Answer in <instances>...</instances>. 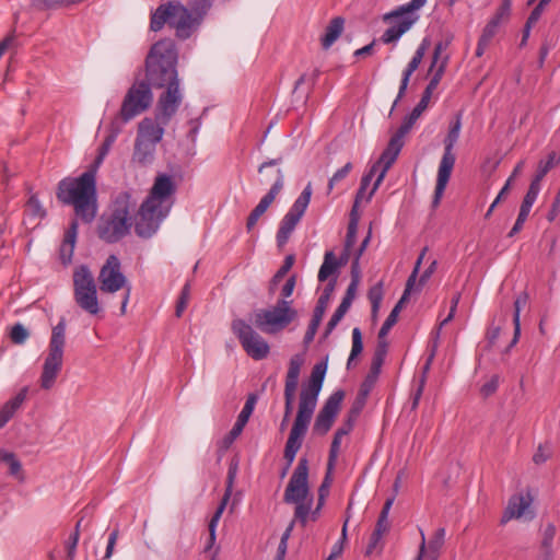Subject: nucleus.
<instances>
[{
  "mask_svg": "<svg viewBox=\"0 0 560 560\" xmlns=\"http://www.w3.org/2000/svg\"><path fill=\"white\" fill-rule=\"evenodd\" d=\"M212 3L213 0H189V8H191L194 12H200L206 15L212 7Z\"/></svg>",
  "mask_w": 560,
  "mask_h": 560,
  "instance_id": "nucleus-55",
  "label": "nucleus"
},
{
  "mask_svg": "<svg viewBox=\"0 0 560 560\" xmlns=\"http://www.w3.org/2000/svg\"><path fill=\"white\" fill-rule=\"evenodd\" d=\"M326 371L327 364L325 362H320L314 365L307 385L301 389L299 407L312 411L315 410Z\"/></svg>",
  "mask_w": 560,
  "mask_h": 560,
  "instance_id": "nucleus-16",
  "label": "nucleus"
},
{
  "mask_svg": "<svg viewBox=\"0 0 560 560\" xmlns=\"http://www.w3.org/2000/svg\"><path fill=\"white\" fill-rule=\"evenodd\" d=\"M249 320L262 332L276 334L280 330V302L270 310H256L250 314Z\"/></svg>",
  "mask_w": 560,
  "mask_h": 560,
  "instance_id": "nucleus-19",
  "label": "nucleus"
},
{
  "mask_svg": "<svg viewBox=\"0 0 560 560\" xmlns=\"http://www.w3.org/2000/svg\"><path fill=\"white\" fill-rule=\"evenodd\" d=\"M280 188V182L277 180L270 188L269 192L261 198L259 203L255 207V209L250 212L248 219H247V229L250 230L258 219L266 212L268 207L276 199L278 191Z\"/></svg>",
  "mask_w": 560,
  "mask_h": 560,
  "instance_id": "nucleus-24",
  "label": "nucleus"
},
{
  "mask_svg": "<svg viewBox=\"0 0 560 560\" xmlns=\"http://www.w3.org/2000/svg\"><path fill=\"white\" fill-rule=\"evenodd\" d=\"M152 91L144 81L133 83L127 91L119 116L124 122H128L136 116L145 112L152 104Z\"/></svg>",
  "mask_w": 560,
  "mask_h": 560,
  "instance_id": "nucleus-12",
  "label": "nucleus"
},
{
  "mask_svg": "<svg viewBox=\"0 0 560 560\" xmlns=\"http://www.w3.org/2000/svg\"><path fill=\"white\" fill-rule=\"evenodd\" d=\"M349 306L345 305L343 303H340V305L337 307L335 313L332 314L331 318L327 323L324 337H328L331 331L336 328V326L339 324V322L343 318L346 313L349 311Z\"/></svg>",
  "mask_w": 560,
  "mask_h": 560,
  "instance_id": "nucleus-43",
  "label": "nucleus"
},
{
  "mask_svg": "<svg viewBox=\"0 0 560 560\" xmlns=\"http://www.w3.org/2000/svg\"><path fill=\"white\" fill-rule=\"evenodd\" d=\"M30 337L28 330L20 323L15 324L11 328L10 338L13 343L22 345Z\"/></svg>",
  "mask_w": 560,
  "mask_h": 560,
  "instance_id": "nucleus-46",
  "label": "nucleus"
},
{
  "mask_svg": "<svg viewBox=\"0 0 560 560\" xmlns=\"http://www.w3.org/2000/svg\"><path fill=\"white\" fill-rule=\"evenodd\" d=\"M357 231L358 225H354V222L352 224H348L347 235L345 240V247H347V249H351V247L354 245L357 241Z\"/></svg>",
  "mask_w": 560,
  "mask_h": 560,
  "instance_id": "nucleus-62",
  "label": "nucleus"
},
{
  "mask_svg": "<svg viewBox=\"0 0 560 560\" xmlns=\"http://www.w3.org/2000/svg\"><path fill=\"white\" fill-rule=\"evenodd\" d=\"M0 459L9 465V470L11 475L18 476L20 474L22 465L13 453H3L0 456Z\"/></svg>",
  "mask_w": 560,
  "mask_h": 560,
  "instance_id": "nucleus-49",
  "label": "nucleus"
},
{
  "mask_svg": "<svg viewBox=\"0 0 560 560\" xmlns=\"http://www.w3.org/2000/svg\"><path fill=\"white\" fill-rule=\"evenodd\" d=\"M394 500H395V495L388 498L383 505V509L378 515V520L376 522V526L374 529L376 537L378 535H383L384 533H386L389 529L388 514H389L390 508L394 503Z\"/></svg>",
  "mask_w": 560,
  "mask_h": 560,
  "instance_id": "nucleus-35",
  "label": "nucleus"
},
{
  "mask_svg": "<svg viewBox=\"0 0 560 560\" xmlns=\"http://www.w3.org/2000/svg\"><path fill=\"white\" fill-rule=\"evenodd\" d=\"M339 267L336 256L332 252H326L324 262L318 271V280L326 281Z\"/></svg>",
  "mask_w": 560,
  "mask_h": 560,
  "instance_id": "nucleus-36",
  "label": "nucleus"
},
{
  "mask_svg": "<svg viewBox=\"0 0 560 560\" xmlns=\"http://www.w3.org/2000/svg\"><path fill=\"white\" fill-rule=\"evenodd\" d=\"M203 18L205 14L194 12L179 1H170L159 5L152 13L150 28L158 32L168 24L174 28L177 38L187 39L199 27Z\"/></svg>",
  "mask_w": 560,
  "mask_h": 560,
  "instance_id": "nucleus-5",
  "label": "nucleus"
},
{
  "mask_svg": "<svg viewBox=\"0 0 560 560\" xmlns=\"http://www.w3.org/2000/svg\"><path fill=\"white\" fill-rule=\"evenodd\" d=\"M447 61H448V57L445 56L441 60V62L438 66V68L435 69L434 74L431 78V80H430V82H429V84L427 86H429V88H431L433 90H435L438 88V85H439V83H440V81H441V79H442V77H443V74L445 72V68H446Z\"/></svg>",
  "mask_w": 560,
  "mask_h": 560,
  "instance_id": "nucleus-52",
  "label": "nucleus"
},
{
  "mask_svg": "<svg viewBox=\"0 0 560 560\" xmlns=\"http://www.w3.org/2000/svg\"><path fill=\"white\" fill-rule=\"evenodd\" d=\"M322 319H323V317L313 314V317L311 319V323L307 327V330L305 332L304 340H303L305 346H307L308 343H311L313 341V339L317 332V329L322 323Z\"/></svg>",
  "mask_w": 560,
  "mask_h": 560,
  "instance_id": "nucleus-50",
  "label": "nucleus"
},
{
  "mask_svg": "<svg viewBox=\"0 0 560 560\" xmlns=\"http://www.w3.org/2000/svg\"><path fill=\"white\" fill-rule=\"evenodd\" d=\"M231 329L252 359L262 360L268 355L269 345L247 322L236 318L232 322Z\"/></svg>",
  "mask_w": 560,
  "mask_h": 560,
  "instance_id": "nucleus-13",
  "label": "nucleus"
},
{
  "mask_svg": "<svg viewBox=\"0 0 560 560\" xmlns=\"http://www.w3.org/2000/svg\"><path fill=\"white\" fill-rule=\"evenodd\" d=\"M168 118L162 121L158 117V106L155 107L154 118L145 117L138 125L137 139L158 144L164 135V127L171 121Z\"/></svg>",
  "mask_w": 560,
  "mask_h": 560,
  "instance_id": "nucleus-20",
  "label": "nucleus"
},
{
  "mask_svg": "<svg viewBox=\"0 0 560 560\" xmlns=\"http://www.w3.org/2000/svg\"><path fill=\"white\" fill-rule=\"evenodd\" d=\"M343 398L345 392L341 389L336 390L328 397L316 417L313 427L314 433L325 435L331 429Z\"/></svg>",
  "mask_w": 560,
  "mask_h": 560,
  "instance_id": "nucleus-15",
  "label": "nucleus"
},
{
  "mask_svg": "<svg viewBox=\"0 0 560 560\" xmlns=\"http://www.w3.org/2000/svg\"><path fill=\"white\" fill-rule=\"evenodd\" d=\"M352 170V163L348 162L341 168H339L329 179L328 182V192L334 189V186L345 179Z\"/></svg>",
  "mask_w": 560,
  "mask_h": 560,
  "instance_id": "nucleus-48",
  "label": "nucleus"
},
{
  "mask_svg": "<svg viewBox=\"0 0 560 560\" xmlns=\"http://www.w3.org/2000/svg\"><path fill=\"white\" fill-rule=\"evenodd\" d=\"M256 402H257V396L255 394H250L247 397L245 405L238 416L249 420V418L254 411Z\"/></svg>",
  "mask_w": 560,
  "mask_h": 560,
  "instance_id": "nucleus-56",
  "label": "nucleus"
},
{
  "mask_svg": "<svg viewBox=\"0 0 560 560\" xmlns=\"http://www.w3.org/2000/svg\"><path fill=\"white\" fill-rule=\"evenodd\" d=\"M399 313L400 312L398 311L397 307H394L392 310V312L389 313V315L387 316L378 331V337L385 338L387 336L392 327L397 323Z\"/></svg>",
  "mask_w": 560,
  "mask_h": 560,
  "instance_id": "nucleus-47",
  "label": "nucleus"
},
{
  "mask_svg": "<svg viewBox=\"0 0 560 560\" xmlns=\"http://www.w3.org/2000/svg\"><path fill=\"white\" fill-rule=\"evenodd\" d=\"M78 541H79V533L71 534V536L69 537V539L66 544L68 560H74Z\"/></svg>",
  "mask_w": 560,
  "mask_h": 560,
  "instance_id": "nucleus-58",
  "label": "nucleus"
},
{
  "mask_svg": "<svg viewBox=\"0 0 560 560\" xmlns=\"http://www.w3.org/2000/svg\"><path fill=\"white\" fill-rule=\"evenodd\" d=\"M448 46V42H439L435 47H434V51H433V56H432V62H431V66H430V69L429 71H433V69L436 67V65L439 63L440 61V58H441V54L442 51H444Z\"/></svg>",
  "mask_w": 560,
  "mask_h": 560,
  "instance_id": "nucleus-59",
  "label": "nucleus"
},
{
  "mask_svg": "<svg viewBox=\"0 0 560 560\" xmlns=\"http://www.w3.org/2000/svg\"><path fill=\"white\" fill-rule=\"evenodd\" d=\"M402 147H400L395 141L389 140L387 143V147L382 152L380 159L373 164V166H376V170L382 167L374 185L371 191L369 192L366 197V201H370L376 189L380 187L381 183L383 182L387 171L392 167V165L397 160Z\"/></svg>",
  "mask_w": 560,
  "mask_h": 560,
  "instance_id": "nucleus-21",
  "label": "nucleus"
},
{
  "mask_svg": "<svg viewBox=\"0 0 560 560\" xmlns=\"http://www.w3.org/2000/svg\"><path fill=\"white\" fill-rule=\"evenodd\" d=\"M175 192L176 184L171 175L159 174L155 177L148 197L132 218V226L139 237L149 238L156 233L174 205Z\"/></svg>",
  "mask_w": 560,
  "mask_h": 560,
  "instance_id": "nucleus-2",
  "label": "nucleus"
},
{
  "mask_svg": "<svg viewBox=\"0 0 560 560\" xmlns=\"http://www.w3.org/2000/svg\"><path fill=\"white\" fill-rule=\"evenodd\" d=\"M529 500L525 499L523 495H513L504 510L501 524H505L512 518L521 517L529 506Z\"/></svg>",
  "mask_w": 560,
  "mask_h": 560,
  "instance_id": "nucleus-29",
  "label": "nucleus"
},
{
  "mask_svg": "<svg viewBox=\"0 0 560 560\" xmlns=\"http://www.w3.org/2000/svg\"><path fill=\"white\" fill-rule=\"evenodd\" d=\"M156 144L136 138L132 161L141 166L151 164L154 160Z\"/></svg>",
  "mask_w": 560,
  "mask_h": 560,
  "instance_id": "nucleus-28",
  "label": "nucleus"
},
{
  "mask_svg": "<svg viewBox=\"0 0 560 560\" xmlns=\"http://www.w3.org/2000/svg\"><path fill=\"white\" fill-rule=\"evenodd\" d=\"M312 184L308 183L298 197L282 222V245L289 238L291 232L295 229L302 217L304 215L312 197Z\"/></svg>",
  "mask_w": 560,
  "mask_h": 560,
  "instance_id": "nucleus-17",
  "label": "nucleus"
},
{
  "mask_svg": "<svg viewBox=\"0 0 560 560\" xmlns=\"http://www.w3.org/2000/svg\"><path fill=\"white\" fill-rule=\"evenodd\" d=\"M377 339H378L377 346L374 351V354L372 358V363H371V368H373L374 372H376V370L381 371L382 365L385 361V357L387 354V347H388V343L385 340V338H381L377 336Z\"/></svg>",
  "mask_w": 560,
  "mask_h": 560,
  "instance_id": "nucleus-40",
  "label": "nucleus"
},
{
  "mask_svg": "<svg viewBox=\"0 0 560 560\" xmlns=\"http://www.w3.org/2000/svg\"><path fill=\"white\" fill-rule=\"evenodd\" d=\"M94 170L82 173L79 177H66L58 183L57 199L72 206L75 215L85 223H91L97 214V190Z\"/></svg>",
  "mask_w": 560,
  "mask_h": 560,
  "instance_id": "nucleus-3",
  "label": "nucleus"
},
{
  "mask_svg": "<svg viewBox=\"0 0 560 560\" xmlns=\"http://www.w3.org/2000/svg\"><path fill=\"white\" fill-rule=\"evenodd\" d=\"M305 362V354L304 353H296L293 355L289 362V369L285 377L287 384H294L299 385V377L301 368Z\"/></svg>",
  "mask_w": 560,
  "mask_h": 560,
  "instance_id": "nucleus-34",
  "label": "nucleus"
},
{
  "mask_svg": "<svg viewBox=\"0 0 560 560\" xmlns=\"http://www.w3.org/2000/svg\"><path fill=\"white\" fill-rule=\"evenodd\" d=\"M73 299L75 304L90 316H102L103 308L97 295V285L90 268L85 265L73 271Z\"/></svg>",
  "mask_w": 560,
  "mask_h": 560,
  "instance_id": "nucleus-7",
  "label": "nucleus"
},
{
  "mask_svg": "<svg viewBox=\"0 0 560 560\" xmlns=\"http://www.w3.org/2000/svg\"><path fill=\"white\" fill-rule=\"evenodd\" d=\"M78 228V221L73 220L65 233V237L60 246V259L65 265L69 264L72 259L77 242Z\"/></svg>",
  "mask_w": 560,
  "mask_h": 560,
  "instance_id": "nucleus-27",
  "label": "nucleus"
},
{
  "mask_svg": "<svg viewBox=\"0 0 560 560\" xmlns=\"http://www.w3.org/2000/svg\"><path fill=\"white\" fill-rule=\"evenodd\" d=\"M237 471H238V460L237 459H232L230 465H229V469H228V476H226V487H225V492H224V495L217 509V511L214 512L213 516L211 517L210 522H209V539H208V544H207V547H206V550H209L210 548L213 547L214 542H215V530H217V526H218V523L222 516V513L232 495V491H233V486H234V482H235V479H236V476H237Z\"/></svg>",
  "mask_w": 560,
  "mask_h": 560,
  "instance_id": "nucleus-18",
  "label": "nucleus"
},
{
  "mask_svg": "<svg viewBox=\"0 0 560 560\" xmlns=\"http://www.w3.org/2000/svg\"><path fill=\"white\" fill-rule=\"evenodd\" d=\"M308 488V460L300 458L284 492V501L295 504L294 516L304 526L312 505Z\"/></svg>",
  "mask_w": 560,
  "mask_h": 560,
  "instance_id": "nucleus-6",
  "label": "nucleus"
},
{
  "mask_svg": "<svg viewBox=\"0 0 560 560\" xmlns=\"http://www.w3.org/2000/svg\"><path fill=\"white\" fill-rule=\"evenodd\" d=\"M66 345V320L61 318L52 327L49 341L48 354L45 358L43 372L40 375V386L44 389H50L61 371L63 362V349Z\"/></svg>",
  "mask_w": 560,
  "mask_h": 560,
  "instance_id": "nucleus-10",
  "label": "nucleus"
},
{
  "mask_svg": "<svg viewBox=\"0 0 560 560\" xmlns=\"http://www.w3.org/2000/svg\"><path fill=\"white\" fill-rule=\"evenodd\" d=\"M46 214V209L40 203L37 195L32 194L25 203L23 223L36 225Z\"/></svg>",
  "mask_w": 560,
  "mask_h": 560,
  "instance_id": "nucleus-25",
  "label": "nucleus"
},
{
  "mask_svg": "<svg viewBox=\"0 0 560 560\" xmlns=\"http://www.w3.org/2000/svg\"><path fill=\"white\" fill-rule=\"evenodd\" d=\"M368 296L371 302V306L374 308V311H378L383 300V283L378 282L375 285H373L369 290Z\"/></svg>",
  "mask_w": 560,
  "mask_h": 560,
  "instance_id": "nucleus-45",
  "label": "nucleus"
},
{
  "mask_svg": "<svg viewBox=\"0 0 560 560\" xmlns=\"http://www.w3.org/2000/svg\"><path fill=\"white\" fill-rule=\"evenodd\" d=\"M363 350V341H362V332L359 327H354L352 330V349L350 352V357L347 362V368H351L352 361L362 352Z\"/></svg>",
  "mask_w": 560,
  "mask_h": 560,
  "instance_id": "nucleus-41",
  "label": "nucleus"
},
{
  "mask_svg": "<svg viewBox=\"0 0 560 560\" xmlns=\"http://www.w3.org/2000/svg\"><path fill=\"white\" fill-rule=\"evenodd\" d=\"M423 57H424L423 48H417L413 57L411 58V60L408 63L407 68L402 72V78H401L398 95H397V97H396V100L394 102L393 107H395L397 105V103L404 97V95H405V93L407 91L408 84H409L410 77L418 69V67L420 66ZM394 108H392V110Z\"/></svg>",
  "mask_w": 560,
  "mask_h": 560,
  "instance_id": "nucleus-26",
  "label": "nucleus"
},
{
  "mask_svg": "<svg viewBox=\"0 0 560 560\" xmlns=\"http://www.w3.org/2000/svg\"><path fill=\"white\" fill-rule=\"evenodd\" d=\"M556 535V527L553 524L549 523L544 529V538H542V547L544 548H550L552 540Z\"/></svg>",
  "mask_w": 560,
  "mask_h": 560,
  "instance_id": "nucleus-61",
  "label": "nucleus"
},
{
  "mask_svg": "<svg viewBox=\"0 0 560 560\" xmlns=\"http://www.w3.org/2000/svg\"><path fill=\"white\" fill-rule=\"evenodd\" d=\"M528 299H529L528 293L523 291L516 296V299L514 301V312H513L514 335H513V339H512L511 343L506 348V351H509L512 347H514L516 345V342L518 341V338L521 335V322H520L521 310L527 305Z\"/></svg>",
  "mask_w": 560,
  "mask_h": 560,
  "instance_id": "nucleus-31",
  "label": "nucleus"
},
{
  "mask_svg": "<svg viewBox=\"0 0 560 560\" xmlns=\"http://www.w3.org/2000/svg\"><path fill=\"white\" fill-rule=\"evenodd\" d=\"M547 4L548 3H545V0H540L538 2V4L533 9V11L530 12V14L526 21L527 28H530L532 25L535 24L539 20L540 15Z\"/></svg>",
  "mask_w": 560,
  "mask_h": 560,
  "instance_id": "nucleus-57",
  "label": "nucleus"
},
{
  "mask_svg": "<svg viewBox=\"0 0 560 560\" xmlns=\"http://www.w3.org/2000/svg\"><path fill=\"white\" fill-rule=\"evenodd\" d=\"M190 300V282H186L183 287L179 298L176 303L175 315L176 317H180L186 310L188 302Z\"/></svg>",
  "mask_w": 560,
  "mask_h": 560,
  "instance_id": "nucleus-44",
  "label": "nucleus"
},
{
  "mask_svg": "<svg viewBox=\"0 0 560 560\" xmlns=\"http://www.w3.org/2000/svg\"><path fill=\"white\" fill-rule=\"evenodd\" d=\"M298 318V311L290 306V302L282 300V329Z\"/></svg>",
  "mask_w": 560,
  "mask_h": 560,
  "instance_id": "nucleus-51",
  "label": "nucleus"
},
{
  "mask_svg": "<svg viewBox=\"0 0 560 560\" xmlns=\"http://www.w3.org/2000/svg\"><path fill=\"white\" fill-rule=\"evenodd\" d=\"M559 163H560V154L557 155L556 152L549 153L548 159L546 161L539 162L537 173L533 179L540 183L542 180V178L547 175V173Z\"/></svg>",
  "mask_w": 560,
  "mask_h": 560,
  "instance_id": "nucleus-39",
  "label": "nucleus"
},
{
  "mask_svg": "<svg viewBox=\"0 0 560 560\" xmlns=\"http://www.w3.org/2000/svg\"><path fill=\"white\" fill-rule=\"evenodd\" d=\"M355 418L357 417H353L349 413V420L347 421V423L343 424L341 428H339L335 432L334 439H332V442L330 445V450H329V458H328L329 468L334 465V463L336 460L337 454L340 448V442L342 441V436L349 434V432L352 430V427H353L352 419H355Z\"/></svg>",
  "mask_w": 560,
  "mask_h": 560,
  "instance_id": "nucleus-33",
  "label": "nucleus"
},
{
  "mask_svg": "<svg viewBox=\"0 0 560 560\" xmlns=\"http://www.w3.org/2000/svg\"><path fill=\"white\" fill-rule=\"evenodd\" d=\"M358 287H359V282L350 281L341 303H343L345 305L350 307L352 304V301L355 298Z\"/></svg>",
  "mask_w": 560,
  "mask_h": 560,
  "instance_id": "nucleus-60",
  "label": "nucleus"
},
{
  "mask_svg": "<svg viewBox=\"0 0 560 560\" xmlns=\"http://www.w3.org/2000/svg\"><path fill=\"white\" fill-rule=\"evenodd\" d=\"M27 387L22 388L12 399L7 401L0 410V429L13 417L15 411L26 399Z\"/></svg>",
  "mask_w": 560,
  "mask_h": 560,
  "instance_id": "nucleus-30",
  "label": "nucleus"
},
{
  "mask_svg": "<svg viewBox=\"0 0 560 560\" xmlns=\"http://www.w3.org/2000/svg\"><path fill=\"white\" fill-rule=\"evenodd\" d=\"M445 540V528H438L428 544L431 560H438Z\"/></svg>",
  "mask_w": 560,
  "mask_h": 560,
  "instance_id": "nucleus-38",
  "label": "nucleus"
},
{
  "mask_svg": "<svg viewBox=\"0 0 560 560\" xmlns=\"http://www.w3.org/2000/svg\"><path fill=\"white\" fill-rule=\"evenodd\" d=\"M427 0H411L410 2L397 7L395 10L383 15V22L389 24V27L381 36L383 44L396 43L412 25L419 20L417 13Z\"/></svg>",
  "mask_w": 560,
  "mask_h": 560,
  "instance_id": "nucleus-8",
  "label": "nucleus"
},
{
  "mask_svg": "<svg viewBox=\"0 0 560 560\" xmlns=\"http://www.w3.org/2000/svg\"><path fill=\"white\" fill-rule=\"evenodd\" d=\"M438 267V261L433 260L430 266L423 271L418 281V288L423 287L427 281L431 278V276L435 272Z\"/></svg>",
  "mask_w": 560,
  "mask_h": 560,
  "instance_id": "nucleus-63",
  "label": "nucleus"
},
{
  "mask_svg": "<svg viewBox=\"0 0 560 560\" xmlns=\"http://www.w3.org/2000/svg\"><path fill=\"white\" fill-rule=\"evenodd\" d=\"M433 92V89L427 86L422 93L419 103L416 105V108H420V110L423 113L430 103Z\"/></svg>",
  "mask_w": 560,
  "mask_h": 560,
  "instance_id": "nucleus-64",
  "label": "nucleus"
},
{
  "mask_svg": "<svg viewBox=\"0 0 560 560\" xmlns=\"http://www.w3.org/2000/svg\"><path fill=\"white\" fill-rule=\"evenodd\" d=\"M178 54L172 39L155 43L145 59V83L163 89L158 98V117L165 121L178 110L184 95L177 71Z\"/></svg>",
  "mask_w": 560,
  "mask_h": 560,
  "instance_id": "nucleus-1",
  "label": "nucleus"
},
{
  "mask_svg": "<svg viewBox=\"0 0 560 560\" xmlns=\"http://www.w3.org/2000/svg\"><path fill=\"white\" fill-rule=\"evenodd\" d=\"M336 279L330 280L324 289V292L318 298L313 314L324 317L330 296L335 290Z\"/></svg>",
  "mask_w": 560,
  "mask_h": 560,
  "instance_id": "nucleus-37",
  "label": "nucleus"
},
{
  "mask_svg": "<svg viewBox=\"0 0 560 560\" xmlns=\"http://www.w3.org/2000/svg\"><path fill=\"white\" fill-rule=\"evenodd\" d=\"M539 190H540V183L533 179L522 202L525 205L533 206L535 200L537 199Z\"/></svg>",
  "mask_w": 560,
  "mask_h": 560,
  "instance_id": "nucleus-53",
  "label": "nucleus"
},
{
  "mask_svg": "<svg viewBox=\"0 0 560 560\" xmlns=\"http://www.w3.org/2000/svg\"><path fill=\"white\" fill-rule=\"evenodd\" d=\"M381 371L376 370L374 372L373 368H370V372L366 375L365 380L360 386L359 393L355 397V400L350 409V415L353 417H358L363 407L365 406L369 394L371 393Z\"/></svg>",
  "mask_w": 560,
  "mask_h": 560,
  "instance_id": "nucleus-22",
  "label": "nucleus"
},
{
  "mask_svg": "<svg viewBox=\"0 0 560 560\" xmlns=\"http://www.w3.org/2000/svg\"><path fill=\"white\" fill-rule=\"evenodd\" d=\"M498 386H499V376L493 375L488 382H486L481 386L480 393L483 397H489L497 392Z\"/></svg>",
  "mask_w": 560,
  "mask_h": 560,
  "instance_id": "nucleus-54",
  "label": "nucleus"
},
{
  "mask_svg": "<svg viewBox=\"0 0 560 560\" xmlns=\"http://www.w3.org/2000/svg\"><path fill=\"white\" fill-rule=\"evenodd\" d=\"M511 14V0H502L493 18L487 23L482 31L486 38L492 39L498 32L500 25L506 22Z\"/></svg>",
  "mask_w": 560,
  "mask_h": 560,
  "instance_id": "nucleus-23",
  "label": "nucleus"
},
{
  "mask_svg": "<svg viewBox=\"0 0 560 560\" xmlns=\"http://www.w3.org/2000/svg\"><path fill=\"white\" fill-rule=\"evenodd\" d=\"M345 19L341 16L334 18L326 26L325 34L320 38L324 49H328L341 35L343 31Z\"/></svg>",
  "mask_w": 560,
  "mask_h": 560,
  "instance_id": "nucleus-32",
  "label": "nucleus"
},
{
  "mask_svg": "<svg viewBox=\"0 0 560 560\" xmlns=\"http://www.w3.org/2000/svg\"><path fill=\"white\" fill-rule=\"evenodd\" d=\"M313 413L312 410L299 407L284 448V458L288 460V465L293 463L298 451L302 446Z\"/></svg>",
  "mask_w": 560,
  "mask_h": 560,
  "instance_id": "nucleus-14",
  "label": "nucleus"
},
{
  "mask_svg": "<svg viewBox=\"0 0 560 560\" xmlns=\"http://www.w3.org/2000/svg\"><path fill=\"white\" fill-rule=\"evenodd\" d=\"M32 7L37 11L57 10L69 5V0H31Z\"/></svg>",
  "mask_w": 560,
  "mask_h": 560,
  "instance_id": "nucleus-42",
  "label": "nucleus"
},
{
  "mask_svg": "<svg viewBox=\"0 0 560 560\" xmlns=\"http://www.w3.org/2000/svg\"><path fill=\"white\" fill-rule=\"evenodd\" d=\"M100 290L103 293H115L126 288L121 302V314H125L130 298V287L121 272L120 260L115 255H109L98 273Z\"/></svg>",
  "mask_w": 560,
  "mask_h": 560,
  "instance_id": "nucleus-11",
  "label": "nucleus"
},
{
  "mask_svg": "<svg viewBox=\"0 0 560 560\" xmlns=\"http://www.w3.org/2000/svg\"><path fill=\"white\" fill-rule=\"evenodd\" d=\"M138 208V198L131 191L119 192L112 201L108 212L103 214L97 234L106 243H116L129 234L132 218Z\"/></svg>",
  "mask_w": 560,
  "mask_h": 560,
  "instance_id": "nucleus-4",
  "label": "nucleus"
},
{
  "mask_svg": "<svg viewBox=\"0 0 560 560\" xmlns=\"http://www.w3.org/2000/svg\"><path fill=\"white\" fill-rule=\"evenodd\" d=\"M460 128H462V120H460V114H458L456 116L455 120L451 122L448 132L443 141L444 152H443L442 159L440 161L439 170H438V177H436V185H435L433 200H432V208H436L440 205L443 194L445 191V188L447 186V183L451 178V175H452L455 162H456L454 147H455L456 142L458 141Z\"/></svg>",
  "mask_w": 560,
  "mask_h": 560,
  "instance_id": "nucleus-9",
  "label": "nucleus"
}]
</instances>
